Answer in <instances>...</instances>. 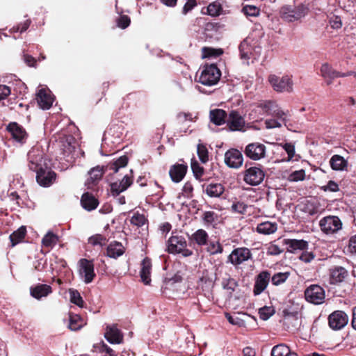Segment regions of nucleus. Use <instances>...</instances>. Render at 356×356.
I'll return each mask as SVG.
<instances>
[{
    "label": "nucleus",
    "mask_w": 356,
    "mask_h": 356,
    "mask_svg": "<svg viewBox=\"0 0 356 356\" xmlns=\"http://www.w3.org/2000/svg\"><path fill=\"white\" fill-rule=\"evenodd\" d=\"M255 38V33H252L241 42L239 51L241 59L246 60L251 58L255 59L261 54V46Z\"/></svg>",
    "instance_id": "obj_1"
},
{
    "label": "nucleus",
    "mask_w": 356,
    "mask_h": 356,
    "mask_svg": "<svg viewBox=\"0 0 356 356\" xmlns=\"http://www.w3.org/2000/svg\"><path fill=\"white\" fill-rule=\"evenodd\" d=\"M309 8L307 5L300 3L297 6L286 5L280 8L282 19L288 22L298 21L307 15Z\"/></svg>",
    "instance_id": "obj_2"
},
{
    "label": "nucleus",
    "mask_w": 356,
    "mask_h": 356,
    "mask_svg": "<svg viewBox=\"0 0 356 356\" xmlns=\"http://www.w3.org/2000/svg\"><path fill=\"white\" fill-rule=\"evenodd\" d=\"M186 247V240L181 235L172 234L167 241V251L170 254H181L185 257H189L193 252Z\"/></svg>",
    "instance_id": "obj_3"
},
{
    "label": "nucleus",
    "mask_w": 356,
    "mask_h": 356,
    "mask_svg": "<svg viewBox=\"0 0 356 356\" xmlns=\"http://www.w3.org/2000/svg\"><path fill=\"white\" fill-rule=\"evenodd\" d=\"M220 76V71L216 65H206L199 76V82L204 86H211L218 82Z\"/></svg>",
    "instance_id": "obj_4"
},
{
    "label": "nucleus",
    "mask_w": 356,
    "mask_h": 356,
    "mask_svg": "<svg viewBox=\"0 0 356 356\" xmlns=\"http://www.w3.org/2000/svg\"><path fill=\"white\" fill-rule=\"evenodd\" d=\"M342 225L341 220L336 216H327L319 221L321 230L327 235L338 232L342 229Z\"/></svg>",
    "instance_id": "obj_5"
},
{
    "label": "nucleus",
    "mask_w": 356,
    "mask_h": 356,
    "mask_svg": "<svg viewBox=\"0 0 356 356\" xmlns=\"http://www.w3.org/2000/svg\"><path fill=\"white\" fill-rule=\"evenodd\" d=\"M305 300L314 305H321L325 298V290L318 284H312L305 291Z\"/></svg>",
    "instance_id": "obj_6"
},
{
    "label": "nucleus",
    "mask_w": 356,
    "mask_h": 356,
    "mask_svg": "<svg viewBox=\"0 0 356 356\" xmlns=\"http://www.w3.org/2000/svg\"><path fill=\"white\" fill-rule=\"evenodd\" d=\"M268 81L273 89L279 92H291L293 90V81L289 76L282 77L272 74L268 77Z\"/></svg>",
    "instance_id": "obj_7"
},
{
    "label": "nucleus",
    "mask_w": 356,
    "mask_h": 356,
    "mask_svg": "<svg viewBox=\"0 0 356 356\" xmlns=\"http://www.w3.org/2000/svg\"><path fill=\"white\" fill-rule=\"evenodd\" d=\"M79 275L83 282L86 284L92 282L95 277L93 262L86 259H81L79 261Z\"/></svg>",
    "instance_id": "obj_8"
},
{
    "label": "nucleus",
    "mask_w": 356,
    "mask_h": 356,
    "mask_svg": "<svg viewBox=\"0 0 356 356\" xmlns=\"http://www.w3.org/2000/svg\"><path fill=\"white\" fill-rule=\"evenodd\" d=\"M266 152V146L257 142L248 144L244 150L245 156L253 161H258L264 158Z\"/></svg>",
    "instance_id": "obj_9"
},
{
    "label": "nucleus",
    "mask_w": 356,
    "mask_h": 356,
    "mask_svg": "<svg viewBox=\"0 0 356 356\" xmlns=\"http://www.w3.org/2000/svg\"><path fill=\"white\" fill-rule=\"evenodd\" d=\"M348 315L341 310L334 311L328 316L329 325L334 330L342 329L348 324Z\"/></svg>",
    "instance_id": "obj_10"
},
{
    "label": "nucleus",
    "mask_w": 356,
    "mask_h": 356,
    "mask_svg": "<svg viewBox=\"0 0 356 356\" xmlns=\"http://www.w3.org/2000/svg\"><path fill=\"white\" fill-rule=\"evenodd\" d=\"M265 177L262 169L257 167H251L247 169L244 175V181L249 185L257 186L260 184Z\"/></svg>",
    "instance_id": "obj_11"
},
{
    "label": "nucleus",
    "mask_w": 356,
    "mask_h": 356,
    "mask_svg": "<svg viewBox=\"0 0 356 356\" xmlns=\"http://www.w3.org/2000/svg\"><path fill=\"white\" fill-rule=\"evenodd\" d=\"M250 250L246 248H238L234 249L228 257V261L233 265H239L251 259Z\"/></svg>",
    "instance_id": "obj_12"
},
{
    "label": "nucleus",
    "mask_w": 356,
    "mask_h": 356,
    "mask_svg": "<svg viewBox=\"0 0 356 356\" xmlns=\"http://www.w3.org/2000/svg\"><path fill=\"white\" fill-rule=\"evenodd\" d=\"M227 125L230 131H243L245 120L238 111H232L228 115Z\"/></svg>",
    "instance_id": "obj_13"
},
{
    "label": "nucleus",
    "mask_w": 356,
    "mask_h": 356,
    "mask_svg": "<svg viewBox=\"0 0 356 356\" xmlns=\"http://www.w3.org/2000/svg\"><path fill=\"white\" fill-rule=\"evenodd\" d=\"M263 106L268 115L276 118L277 120L286 125V123L288 120V114L282 110L281 108H280L275 103L269 101L264 103Z\"/></svg>",
    "instance_id": "obj_14"
},
{
    "label": "nucleus",
    "mask_w": 356,
    "mask_h": 356,
    "mask_svg": "<svg viewBox=\"0 0 356 356\" xmlns=\"http://www.w3.org/2000/svg\"><path fill=\"white\" fill-rule=\"evenodd\" d=\"M243 162V155L238 149H231L225 154V163L229 168H238L242 165Z\"/></svg>",
    "instance_id": "obj_15"
},
{
    "label": "nucleus",
    "mask_w": 356,
    "mask_h": 356,
    "mask_svg": "<svg viewBox=\"0 0 356 356\" xmlns=\"http://www.w3.org/2000/svg\"><path fill=\"white\" fill-rule=\"evenodd\" d=\"M104 173V169L103 166L97 165L91 168L88 172V178L85 182V185L88 189H92L98 182L101 180Z\"/></svg>",
    "instance_id": "obj_16"
},
{
    "label": "nucleus",
    "mask_w": 356,
    "mask_h": 356,
    "mask_svg": "<svg viewBox=\"0 0 356 356\" xmlns=\"http://www.w3.org/2000/svg\"><path fill=\"white\" fill-rule=\"evenodd\" d=\"M270 280V273L267 270L261 272L255 279L253 293L255 296L261 294L267 287Z\"/></svg>",
    "instance_id": "obj_17"
},
{
    "label": "nucleus",
    "mask_w": 356,
    "mask_h": 356,
    "mask_svg": "<svg viewBox=\"0 0 356 356\" xmlns=\"http://www.w3.org/2000/svg\"><path fill=\"white\" fill-rule=\"evenodd\" d=\"M56 179V173L47 168L44 169L42 167L40 168L36 175L37 182L42 186H49Z\"/></svg>",
    "instance_id": "obj_18"
},
{
    "label": "nucleus",
    "mask_w": 356,
    "mask_h": 356,
    "mask_svg": "<svg viewBox=\"0 0 356 356\" xmlns=\"http://www.w3.org/2000/svg\"><path fill=\"white\" fill-rule=\"evenodd\" d=\"M104 337L112 344H120L123 341V334L115 325L106 327Z\"/></svg>",
    "instance_id": "obj_19"
},
{
    "label": "nucleus",
    "mask_w": 356,
    "mask_h": 356,
    "mask_svg": "<svg viewBox=\"0 0 356 356\" xmlns=\"http://www.w3.org/2000/svg\"><path fill=\"white\" fill-rule=\"evenodd\" d=\"M321 74L325 79H334L337 77H344L350 75L351 72L341 73L332 68L328 63H323L321 67Z\"/></svg>",
    "instance_id": "obj_20"
},
{
    "label": "nucleus",
    "mask_w": 356,
    "mask_h": 356,
    "mask_svg": "<svg viewBox=\"0 0 356 356\" xmlns=\"http://www.w3.org/2000/svg\"><path fill=\"white\" fill-rule=\"evenodd\" d=\"M37 102L41 108L47 110L52 106L54 98L49 91L40 89L37 95Z\"/></svg>",
    "instance_id": "obj_21"
},
{
    "label": "nucleus",
    "mask_w": 356,
    "mask_h": 356,
    "mask_svg": "<svg viewBox=\"0 0 356 356\" xmlns=\"http://www.w3.org/2000/svg\"><path fill=\"white\" fill-rule=\"evenodd\" d=\"M132 179L125 175L120 182H114L111 184V191L113 195H118L126 191L132 184Z\"/></svg>",
    "instance_id": "obj_22"
},
{
    "label": "nucleus",
    "mask_w": 356,
    "mask_h": 356,
    "mask_svg": "<svg viewBox=\"0 0 356 356\" xmlns=\"http://www.w3.org/2000/svg\"><path fill=\"white\" fill-rule=\"evenodd\" d=\"M227 114L222 109L216 108L209 112L210 121L216 126H220L227 123Z\"/></svg>",
    "instance_id": "obj_23"
},
{
    "label": "nucleus",
    "mask_w": 356,
    "mask_h": 356,
    "mask_svg": "<svg viewBox=\"0 0 356 356\" xmlns=\"http://www.w3.org/2000/svg\"><path fill=\"white\" fill-rule=\"evenodd\" d=\"M81 204L84 209L91 211L98 207L99 201L93 195L87 192L82 195Z\"/></svg>",
    "instance_id": "obj_24"
},
{
    "label": "nucleus",
    "mask_w": 356,
    "mask_h": 356,
    "mask_svg": "<svg viewBox=\"0 0 356 356\" xmlns=\"http://www.w3.org/2000/svg\"><path fill=\"white\" fill-rule=\"evenodd\" d=\"M187 168L184 164H176L172 166L169 171L172 180L177 183L181 181L186 173Z\"/></svg>",
    "instance_id": "obj_25"
},
{
    "label": "nucleus",
    "mask_w": 356,
    "mask_h": 356,
    "mask_svg": "<svg viewBox=\"0 0 356 356\" xmlns=\"http://www.w3.org/2000/svg\"><path fill=\"white\" fill-rule=\"evenodd\" d=\"M7 129L16 141L23 143L26 137V133L20 125L16 122H11L8 124Z\"/></svg>",
    "instance_id": "obj_26"
},
{
    "label": "nucleus",
    "mask_w": 356,
    "mask_h": 356,
    "mask_svg": "<svg viewBox=\"0 0 356 356\" xmlns=\"http://www.w3.org/2000/svg\"><path fill=\"white\" fill-rule=\"evenodd\" d=\"M152 262L150 259L145 257L141 262L140 275L142 282L145 284H149L151 282Z\"/></svg>",
    "instance_id": "obj_27"
},
{
    "label": "nucleus",
    "mask_w": 356,
    "mask_h": 356,
    "mask_svg": "<svg viewBox=\"0 0 356 356\" xmlns=\"http://www.w3.org/2000/svg\"><path fill=\"white\" fill-rule=\"evenodd\" d=\"M51 292V287L49 285L43 284H39L35 286L31 287L30 289L31 295L38 300L47 296Z\"/></svg>",
    "instance_id": "obj_28"
},
{
    "label": "nucleus",
    "mask_w": 356,
    "mask_h": 356,
    "mask_svg": "<svg viewBox=\"0 0 356 356\" xmlns=\"http://www.w3.org/2000/svg\"><path fill=\"white\" fill-rule=\"evenodd\" d=\"M331 168L335 171H344L348 168V161L339 154L333 155L330 159Z\"/></svg>",
    "instance_id": "obj_29"
},
{
    "label": "nucleus",
    "mask_w": 356,
    "mask_h": 356,
    "mask_svg": "<svg viewBox=\"0 0 356 356\" xmlns=\"http://www.w3.org/2000/svg\"><path fill=\"white\" fill-rule=\"evenodd\" d=\"M348 276V271L341 266H335L330 270V280L332 284L343 282Z\"/></svg>",
    "instance_id": "obj_30"
},
{
    "label": "nucleus",
    "mask_w": 356,
    "mask_h": 356,
    "mask_svg": "<svg viewBox=\"0 0 356 356\" xmlns=\"http://www.w3.org/2000/svg\"><path fill=\"white\" fill-rule=\"evenodd\" d=\"M29 167V169L38 172L40 168L42 167V155L41 154H35L34 151H30L28 154Z\"/></svg>",
    "instance_id": "obj_31"
},
{
    "label": "nucleus",
    "mask_w": 356,
    "mask_h": 356,
    "mask_svg": "<svg viewBox=\"0 0 356 356\" xmlns=\"http://www.w3.org/2000/svg\"><path fill=\"white\" fill-rule=\"evenodd\" d=\"M284 242L287 245V250L290 252H294L298 250H304L308 246V243L304 240L284 239Z\"/></svg>",
    "instance_id": "obj_32"
},
{
    "label": "nucleus",
    "mask_w": 356,
    "mask_h": 356,
    "mask_svg": "<svg viewBox=\"0 0 356 356\" xmlns=\"http://www.w3.org/2000/svg\"><path fill=\"white\" fill-rule=\"evenodd\" d=\"M218 213L212 211H204L202 215V220L207 227L215 228L218 222Z\"/></svg>",
    "instance_id": "obj_33"
},
{
    "label": "nucleus",
    "mask_w": 356,
    "mask_h": 356,
    "mask_svg": "<svg viewBox=\"0 0 356 356\" xmlns=\"http://www.w3.org/2000/svg\"><path fill=\"white\" fill-rule=\"evenodd\" d=\"M277 229V224L270 221L261 222L257 226V232L264 235H269L275 233Z\"/></svg>",
    "instance_id": "obj_34"
},
{
    "label": "nucleus",
    "mask_w": 356,
    "mask_h": 356,
    "mask_svg": "<svg viewBox=\"0 0 356 356\" xmlns=\"http://www.w3.org/2000/svg\"><path fill=\"white\" fill-rule=\"evenodd\" d=\"M124 252V248L121 243L113 242L109 244L107 248L106 254L111 258L116 259L122 255Z\"/></svg>",
    "instance_id": "obj_35"
},
{
    "label": "nucleus",
    "mask_w": 356,
    "mask_h": 356,
    "mask_svg": "<svg viewBox=\"0 0 356 356\" xmlns=\"http://www.w3.org/2000/svg\"><path fill=\"white\" fill-rule=\"evenodd\" d=\"M272 356H297L294 352H291L286 344L280 343L275 346L271 350Z\"/></svg>",
    "instance_id": "obj_36"
},
{
    "label": "nucleus",
    "mask_w": 356,
    "mask_h": 356,
    "mask_svg": "<svg viewBox=\"0 0 356 356\" xmlns=\"http://www.w3.org/2000/svg\"><path fill=\"white\" fill-rule=\"evenodd\" d=\"M223 192L224 187L220 184H210L206 188V193L211 197H220Z\"/></svg>",
    "instance_id": "obj_37"
},
{
    "label": "nucleus",
    "mask_w": 356,
    "mask_h": 356,
    "mask_svg": "<svg viewBox=\"0 0 356 356\" xmlns=\"http://www.w3.org/2000/svg\"><path fill=\"white\" fill-rule=\"evenodd\" d=\"M192 238L198 245L203 246L207 244L209 236L205 230L199 229L193 234Z\"/></svg>",
    "instance_id": "obj_38"
},
{
    "label": "nucleus",
    "mask_w": 356,
    "mask_h": 356,
    "mask_svg": "<svg viewBox=\"0 0 356 356\" xmlns=\"http://www.w3.org/2000/svg\"><path fill=\"white\" fill-rule=\"evenodd\" d=\"M26 233V229L24 226L20 227L18 229L15 231L13 234L10 235V240L12 243V246H15L19 242H21Z\"/></svg>",
    "instance_id": "obj_39"
},
{
    "label": "nucleus",
    "mask_w": 356,
    "mask_h": 356,
    "mask_svg": "<svg viewBox=\"0 0 356 356\" xmlns=\"http://www.w3.org/2000/svg\"><path fill=\"white\" fill-rule=\"evenodd\" d=\"M58 241V237L52 232H48L42 240V245L48 248H52Z\"/></svg>",
    "instance_id": "obj_40"
},
{
    "label": "nucleus",
    "mask_w": 356,
    "mask_h": 356,
    "mask_svg": "<svg viewBox=\"0 0 356 356\" xmlns=\"http://www.w3.org/2000/svg\"><path fill=\"white\" fill-rule=\"evenodd\" d=\"M290 276V272L276 273L271 277V282L274 286H279L284 283Z\"/></svg>",
    "instance_id": "obj_41"
},
{
    "label": "nucleus",
    "mask_w": 356,
    "mask_h": 356,
    "mask_svg": "<svg viewBox=\"0 0 356 356\" xmlns=\"http://www.w3.org/2000/svg\"><path fill=\"white\" fill-rule=\"evenodd\" d=\"M83 325V319L76 314H70L69 328L71 330L76 331L79 330Z\"/></svg>",
    "instance_id": "obj_42"
},
{
    "label": "nucleus",
    "mask_w": 356,
    "mask_h": 356,
    "mask_svg": "<svg viewBox=\"0 0 356 356\" xmlns=\"http://www.w3.org/2000/svg\"><path fill=\"white\" fill-rule=\"evenodd\" d=\"M127 163L128 157L127 156H122L110 165V169L113 170L114 172H117L120 168L125 167Z\"/></svg>",
    "instance_id": "obj_43"
},
{
    "label": "nucleus",
    "mask_w": 356,
    "mask_h": 356,
    "mask_svg": "<svg viewBox=\"0 0 356 356\" xmlns=\"http://www.w3.org/2000/svg\"><path fill=\"white\" fill-rule=\"evenodd\" d=\"M222 286L224 289L227 290L230 293H232L238 286V283L234 279L227 277L222 280Z\"/></svg>",
    "instance_id": "obj_44"
},
{
    "label": "nucleus",
    "mask_w": 356,
    "mask_h": 356,
    "mask_svg": "<svg viewBox=\"0 0 356 356\" xmlns=\"http://www.w3.org/2000/svg\"><path fill=\"white\" fill-rule=\"evenodd\" d=\"M207 250L211 254H217L222 252L223 248L218 241H211L208 244Z\"/></svg>",
    "instance_id": "obj_45"
},
{
    "label": "nucleus",
    "mask_w": 356,
    "mask_h": 356,
    "mask_svg": "<svg viewBox=\"0 0 356 356\" xmlns=\"http://www.w3.org/2000/svg\"><path fill=\"white\" fill-rule=\"evenodd\" d=\"M147 219L143 214L139 213H135L131 217L130 222L132 225L140 227L145 225L147 222Z\"/></svg>",
    "instance_id": "obj_46"
},
{
    "label": "nucleus",
    "mask_w": 356,
    "mask_h": 356,
    "mask_svg": "<svg viewBox=\"0 0 356 356\" xmlns=\"http://www.w3.org/2000/svg\"><path fill=\"white\" fill-rule=\"evenodd\" d=\"M242 12L247 17H257L259 15L260 10L255 6L246 5L242 8Z\"/></svg>",
    "instance_id": "obj_47"
},
{
    "label": "nucleus",
    "mask_w": 356,
    "mask_h": 356,
    "mask_svg": "<svg viewBox=\"0 0 356 356\" xmlns=\"http://www.w3.org/2000/svg\"><path fill=\"white\" fill-rule=\"evenodd\" d=\"M197 152L200 160L205 163L209 161V154L207 147L202 144H198L197 147Z\"/></svg>",
    "instance_id": "obj_48"
},
{
    "label": "nucleus",
    "mask_w": 356,
    "mask_h": 356,
    "mask_svg": "<svg viewBox=\"0 0 356 356\" xmlns=\"http://www.w3.org/2000/svg\"><path fill=\"white\" fill-rule=\"evenodd\" d=\"M275 313V309L272 307H264L262 308H260L259 310V314L260 318L266 321L268 320L270 316H272Z\"/></svg>",
    "instance_id": "obj_49"
},
{
    "label": "nucleus",
    "mask_w": 356,
    "mask_h": 356,
    "mask_svg": "<svg viewBox=\"0 0 356 356\" xmlns=\"http://www.w3.org/2000/svg\"><path fill=\"white\" fill-rule=\"evenodd\" d=\"M191 165L195 177L197 179H200L204 173V168L199 165L197 161L194 159L191 160Z\"/></svg>",
    "instance_id": "obj_50"
},
{
    "label": "nucleus",
    "mask_w": 356,
    "mask_h": 356,
    "mask_svg": "<svg viewBox=\"0 0 356 356\" xmlns=\"http://www.w3.org/2000/svg\"><path fill=\"white\" fill-rule=\"evenodd\" d=\"M70 300L72 303L78 305L79 307H83V300L80 296V293L76 290H70Z\"/></svg>",
    "instance_id": "obj_51"
},
{
    "label": "nucleus",
    "mask_w": 356,
    "mask_h": 356,
    "mask_svg": "<svg viewBox=\"0 0 356 356\" xmlns=\"http://www.w3.org/2000/svg\"><path fill=\"white\" fill-rule=\"evenodd\" d=\"M221 10V6L216 2L211 3L207 6V13L213 17L219 15Z\"/></svg>",
    "instance_id": "obj_52"
},
{
    "label": "nucleus",
    "mask_w": 356,
    "mask_h": 356,
    "mask_svg": "<svg viewBox=\"0 0 356 356\" xmlns=\"http://www.w3.org/2000/svg\"><path fill=\"white\" fill-rule=\"evenodd\" d=\"M106 239L101 234H95L88 238V243L92 245H105Z\"/></svg>",
    "instance_id": "obj_53"
},
{
    "label": "nucleus",
    "mask_w": 356,
    "mask_h": 356,
    "mask_svg": "<svg viewBox=\"0 0 356 356\" xmlns=\"http://www.w3.org/2000/svg\"><path fill=\"white\" fill-rule=\"evenodd\" d=\"M282 252L283 250H282L279 245L272 243L266 248V254L268 255L276 256L280 254Z\"/></svg>",
    "instance_id": "obj_54"
},
{
    "label": "nucleus",
    "mask_w": 356,
    "mask_h": 356,
    "mask_svg": "<svg viewBox=\"0 0 356 356\" xmlns=\"http://www.w3.org/2000/svg\"><path fill=\"white\" fill-rule=\"evenodd\" d=\"M305 177L304 170H296L292 172L289 176V180L293 181H302Z\"/></svg>",
    "instance_id": "obj_55"
},
{
    "label": "nucleus",
    "mask_w": 356,
    "mask_h": 356,
    "mask_svg": "<svg viewBox=\"0 0 356 356\" xmlns=\"http://www.w3.org/2000/svg\"><path fill=\"white\" fill-rule=\"evenodd\" d=\"M247 205L243 202H238L232 205V210L236 213L243 214L246 211Z\"/></svg>",
    "instance_id": "obj_56"
},
{
    "label": "nucleus",
    "mask_w": 356,
    "mask_h": 356,
    "mask_svg": "<svg viewBox=\"0 0 356 356\" xmlns=\"http://www.w3.org/2000/svg\"><path fill=\"white\" fill-rule=\"evenodd\" d=\"M266 129L280 128L282 127V122L277 119H268L265 121Z\"/></svg>",
    "instance_id": "obj_57"
},
{
    "label": "nucleus",
    "mask_w": 356,
    "mask_h": 356,
    "mask_svg": "<svg viewBox=\"0 0 356 356\" xmlns=\"http://www.w3.org/2000/svg\"><path fill=\"white\" fill-rule=\"evenodd\" d=\"M283 149L288 154V161L293 159L295 154V147L291 143H285L282 145Z\"/></svg>",
    "instance_id": "obj_58"
},
{
    "label": "nucleus",
    "mask_w": 356,
    "mask_h": 356,
    "mask_svg": "<svg viewBox=\"0 0 356 356\" xmlns=\"http://www.w3.org/2000/svg\"><path fill=\"white\" fill-rule=\"evenodd\" d=\"M196 6V0H188L183 7L182 13L184 15H186L188 13L191 11Z\"/></svg>",
    "instance_id": "obj_59"
},
{
    "label": "nucleus",
    "mask_w": 356,
    "mask_h": 356,
    "mask_svg": "<svg viewBox=\"0 0 356 356\" xmlns=\"http://www.w3.org/2000/svg\"><path fill=\"white\" fill-rule=\"evenodd\" d=\"M30 24H31V20L27 19L25 22H24L23 23L17 25V26L13 27L12 29V30L13 32H18V31H19L21 33L24 32L28 29V28L30 26Z\"/></svg>",
    "instance_id": "obj_60"
},
{
    "label": "nucleus",
    "mask_w": 356,
    "mask_h": 356,
    "mask_svg": "<svg viewBox=\"0 0 356 356\" xmlns=\"http://www.w3.org/2000/svg\"><path fill=\"white\" fill-rule=\"evenodd\" d=\"M130 18L127 15H122L118 19V26L122 29H126L130 24Z\"/></svg>",
    "instance_id": "obj_61"
},
{
    "label": "nucleus",
    "mask_w": 356,
    "mask_h": 356,
    "mask_svg": "<svg viewBox=\"0 0 356 356\" xmlns=\"http://www.w3.org/2000/svg\"><path fill=\"white\" fill-rule=\"evenodd\" d=\"M325 191H329L332 192H337L339 190L338 184L334 181H329L327 185L322 187Z\"/></svg>",
    "instance_id": "obj_62"
},
{
    "label": "nucleus",
    "mask_w": 356,
    "mask_h": 356,
    "mask_svg": "<svg viewBox=\"0 0 356 356\" xmlns=\"http://www.w3.org/2000/svg\"><path fill=\"white\" fill-rule=\"evenodd\" d=\"M314 257L315 256L312 252L305 251L301 253L299 259L305 263H309L314 259Z\"/></svg>",
    "instance_id": "obj_63"
},
{
    "label": "nucleus",
    "mask_w": 356,
    "mask_h": 356,
    "mask_svg": "<svg viewBox=\"0 0 356 356\" xmlns=\"http://www.w3.org/2000/svg\"><path fill=\"white\" fill-rule=\"evenodd\" d=\"M348 250L350 252L356 254V234L350 238Z\"/></svg>",
    "instance_id": "obj_64"
}]
</instances>
